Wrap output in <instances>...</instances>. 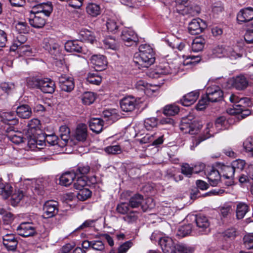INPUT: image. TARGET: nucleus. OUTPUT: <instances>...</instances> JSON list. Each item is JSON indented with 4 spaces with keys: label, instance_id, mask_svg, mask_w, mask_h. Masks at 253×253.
<instances>
[{
    "label": "nucleus",
    "instance_id": "15",
    "mask_svg": "<svg viewBox=\"0 0 253 253\" xmlns=\"http://www.w3.org/2000/svg\"><path fill=\"white\" fill-rule=\"evenodd\" d=\"M18 235L22 237H29L35 233V228L30 222H23L17 227Z\"/></svg>",
    "mask_w": 253,
    "mask_h": 253
},
{
    "label": "nucleus",
    "instance_id": "14",
    "mask_svg": "<svg viewBox=\"0 0 253 253\" xmlns=\"http://www.w3.org/2000/svg\"><path fill=\"white\" fill-rule=\"evenodd\" d=\"M43 209L46 218L52 217L58 212V202L53 200L47 201L45 202Z\"/></svg>",
    "mask_w": 253,
    "mask_h": 253
},
{
    "label": "nucleus",
    "instance_id": "55",
    "mask_svg": "<svg viewBox=\"0 0 253 253\" xmlns=\"http://www.w3.org/2000/svg\"><path fill=\"white\" fill-rule=\"evenodd\" d=\"M244 245L248 250L253 248V233H250L245 235L243 238Z\"/></svg>",
    "mask_w": 253,
    "mask_h": 253
},
{
    "label": "nucleus",
    "instance_id": "32",
    "mask_svg": "<svg viewBox=\"0 0 253 253\" xmlns=\"http://www.w3.org/2000/svg\"><path fill=\"white\" fill-rule=\"evenodd\" d=\"M76 176L72 170L63 173L59 178L60 184L66 187L71 185Z\"/></svg>",
    "mask_w": 253,
    "mask_h": 253
},
{
    "label": "nucleus",
    "instance_id": "36",
    "mask_svg": "<svg viewBox=\"0 0 253 253\" xmlns=\"http://www.w3.org/2000/svg\"><path fill=\"white\" fill-rule=\"evenodd\" d=\"M224 191H210L204 194L201 195L200 191H193V192L190 194V198L192 200L202 197H205L207 196H212L215 195H219L223 193Z\"/></svg>",
    "mask_w": 253,
    "mask_h": 253
},
{
    "label": "nucleus",
    "instance_id": "18",
    "mask_svg": "<svg viewBox=\"0 0 253 253\" xmlns=\"http://www.w3.org/2000/svg\"><path fill=\"white\" fill-rule=\"evenodd\" d=\"M252 105L251 99L248 97H242L240 98V104H235L233 108L228 110V113L231 115L238 114L244 110V107L250 106Z\"/></svg>",
    "mask_w": 253,
    "mask_h": 253
},
{
    "label": "nucleus",
    "instance_id": "49",
    "mask_svg": "<svg viewBox=\"0 0 253 253\" xmlns=\"http://www.w3.org/2000/svg\"><path fill=\"white\" fill-rule=\"evenodd\" d=\"M95 97L94 94L91 92H85L82 97V102L86 105L91 104L95 100Z\"/></svg>",
    "mask_w": 253,
    "mask_h": 253
},
{
    "label": "nucleus",
    "instance_id": "16",
    "mask_svg": "<svg viewBox=\"0 0 253 253\" xmlns=\"http://www.w3.org/2000/svg\"><path fill=\"white\" fill-rule=\"evenodd\" d=\"M230 83L234 88L239 90L245 89L248 85L247 78L242 75L232 78L230 79Z\"/></svg>",
    "mask_w": 253,
    "mask_h": 253
},
{
    "label": "nucleus",
    "instance_id": "9",
    "mask_svg": "<svg viewBox=\"0 0 253 253\" xmlns=\"http://www.w3.org/2000/svg\"><path fill=\"white\" fill-rule=\"evenodd\" d=\"M223 92L220 87L216 85L209 86L206 90V96L211 102H217L223 97Z\"/></svg>",
    "mask_w": 253,
    "mask_h": 253
},
{
    "label": "nucleus",
    "instance_id": "44",
    "mask_svg": "<svg viewBox=\"0 0 253 253\" xmlns=\"http://www.w3.org/2000/svg\"><path fill=\"white\" fill-rule=\"evenodd\" d=\"M103 46L104 48L117 50L118 48V44L114 39L108 37L105 39L103 41Z\"/></svg>",
    "mask_w": 253,
    "mask_h": 253
},
{
    "label": "nucleus",
    "instance_id": "33",
    "mask_svg": "<svg viewBox=\"0 0 253 253\" xmlns=\"http://www.w3.org/2000/svg\"><path fill=\"white\" fill-rule=\"evenodd\" d=\"M103 120L100 118H92L89 122L90 129L94 132L99 133L103 129Z\"/></svg>",
    "mask_w": 253,
    "mask_h": 253
},
{
    "label": "nucleus",
    "instance_id": "47",
    "mask_svg": "<svg viewBox=\"0 0 253 253\" xmlns=\"http://www.w3.org/2000/svg\"><path fill=\"white\" fill-rule=\"evenodd\" d=\"M179 109L177 106L175 105H169L165 107L163 113L167 116H174L177 114Z\"/></svg>",
    "mask_w": 253,
    "mask_h": 253
},
{
    "label": "nucleus",
    "instance_id": "39",
    "mask_svg": "<svg viewBox=\"0 0 253 253\" xmlns=\"http://www.w3.org/2000/svg\"><path fill=\"white\" fill-rule=\"evenodd\" d=\"M205 44V40L202 38L198 37L195 38L192 44V49L193 51L198 52L203 50Z\"/></svg>",
    "mask_w": 253,
    "mask_h": 253
},
{
    "label": "nucleus",
    "instance_id": "10",
    "mask_svg": "<svg viewBox=\"0 0 253 253\" xmlns=\"http://www.w3.org/2000/svg\"><path fill=\"white\" fill-rule=\"evenodd\" d=\"M121 39L126 46H131L136 44L138 41L136 34L131 29H127L123 31Z\"/></svg>",
    "mask_w": 253,
    "mask_h": 253
},
{
    "label": "nucleus",
    "instance_id": "24",
    "mask_svg": "<svg viewBox=\"0 0 253 253\" xmlns=\"http://www.w3.org/2000/svg\"><path fill=\"white\" fill-rule=\"evenodd\" d=\"M198 90L190 92L184 95L180 101L183 106H189L193 104L198 99L199 96Z\"/></svg>",
    "mask_w": 253,
    "mask_h": 253
},
{
    "label": "nucleus",
    "instance_id": "42",
    "mask_svg": "<svg viewBox=\"0 0 253 253\" xmlns=\"http://www.w3.org/2000/svg\"><path fill=\"white\" fill-rule=\"evenodd\" d=\"M192 225L191 224H188L182 226H180L177 232L176 236L179 238H183L190 234L192 231Z\"/></svg>",
    "mask_w": 253,
    "mask_h": 253
},
{
    "label": "nucleus",
    "instance_id": "34",
    "mask_svg": "<svg viewBox=\"0 0 253 253\" xmlns=\"http://www.w3.org/2000/svg\"><path fill=\"white\" fill-rule=\"evenodd\" d=\"M16 114L21 118L28 119L32 114V109L28 105H22L17 108Z\"/></svg>",
    "mask_w": 253,
    "mask_h": 253
},
{
    "label": "nucleus",
    "instance_id": "53",
    "mask_svg": "<svg viewBox=\"0 0 253 253\" xmlns=\"http://www.w3.org/2000/svg\"><path fill=\"white\" fill-rule=\"evenodd\" d=\"M246 163L245 161L241 159H238L233 161L231 166L235 170V172H240L244 168Z\"/></svg>",
    "mask_w": 253,
    "mask_h": 253
},
{
    "label": "nucleus",
    "instance_id": "3",
    "mask_svg": "<svg viewBox=\"0 0 253 253\" xmlns=\"http://www.w3.org/2000/svg\"><path fill=\"white\" fill-rule=\"evenodd\" d=\"M159 245L164 253H187L184 245L174 243L171 238L167 236H164Z\"/></svg>",
    "mask_w": 253,
    "mask_h": 253
},
{
    "label": "nucleus",
    "instance_id": "45",
    "mask_svg": "<svg viewBox=\"0 0 253 253\" xmlns=\"http://www.w3.org/2000/svg\"><path fill=\"white\" fill-rule=\"evenodd\" d=\"M80 35L82 37V40L91 44H93L96 41L94 36L91 32L88 30H82L80 32Z\"/></svg>",
    "mask_w": 253,
    "mask_h": 253
},
{
    "label": "nucleus",
    "instance_id": "19",
    "mask_svg": "<svg viewBox=\"0 0 253 253\" xmlns=\"http://www.w3.org/2000/svg\"><path fill=\"white\" fill-rule=\"evenodd\" d=\"M90 60L94 69L98 71L104 69L107 64L105 57L102 55H93Z\"/></svg>",
    "mask_w": 253,
    "mask_h": 253
},
{
    "label": "nucleus",
    "instance_id": "7",
    "mask_svg": "<svg viewBox=\"0 0 253 253\" xmlns=\"http://www.w3.org/2000/svg\"><path fill=\"white\" fill-rule=\"evenodd\" d=\"M120 107L122 110L126 112H130L134 110L137 105V101L135 98L131 96L124 97L121 100Z\"/></svg>",
    "mask_w": 253,
    "mask_h": 253
},
{
    "label": "nucleus",
    "instance_id": "4",
    "mask_svg": "<svg viewBox=\"0 0 253 253\" xmlns=\"http://www.w3.org/2000/svg\"><path fill=\"white\" fill-rule=\"evenodd\" d=\"M40 121L38 119H33L29 122L25 132L29 144L36 145L38 147V145H42L44 143L42 142L39 143L36 139L37 131L40 129Z\"/></svg>",
    "mask_w": 253,
    "mask_h": 253
},
{
    "label": "nucleus",
    "instance_id": "63",
    "mask_svg": "<svg viewBox=\"0 0 253 253\" xmlns=\"http://www.w3.org/2000/svg\"><path fill=\"white\" fill-rule=\"evenodd\" d=\"M243 147L246 151L251 152L253 156V137L248 138L244 142Z\"/></svg>",
    "mask_w": 253,
    "mask_h": 253
},
{
    "label": "nucleus",
    "instance_id": "2",
    "mask_svg": "<svg viewBox=\"0 0 253 253\" xmlns=\"http://www.w3.org/2000/svg\"><path fill=\"white\" fill-rule=\"evenodd\" d=\"M90 168L87 164H79L77 167L72 169L77 179L74 183V187L76 190H89L84 188L88 185L87 175L90 171Z\"/></svg>",
    "mask_w": 253,
    "mask_h": 253
},
{
    "label": "nucleus",
    "instance_id": "59",
    "mask_svg": "<svg viewBox=\"0 0 253 253\" xmlns=\"http://www.w3.org/2000/svg\"><path fill=\"white\" fill-rule=\"evenodd\" d=\"M224 51L225 52L224 56L228 57L231 59H236L238 57H241L239 54L236 52L231 47H226Z\"/></svg>",
    "mask_w": 253,
    "mask_h": 253
},
{
    "label": "nucleus",
    "instance_id": "29",
    "mask_svg": "<svg viewBox=\"0 0 253 253\" xmlns=\"http://www.w3.org/2000/svg\"><path fill=\"white\" fill-rule=\"evenodd\" d=\"M174 72V70L167 62L161 63L155 69V73L159 75H167Z\"/></svg>",
    "mask_w": 253,
    "mask_h": 253
},
{
    "label": "nucleus",
    "instance_id": "5",
    "mask_svg": "<svg viewBox=\"0 0 253 253\" xmlns=\"http://www.w3.org/2000/svg\"><path fill=\"white\" fill-rule=\"evenodd\" d=\"M180 130L184 133L195 134L201 127V125L194 120L192 116L183 118L179 126Z\"/></svg>",
    "mask_w": 253,
    "mask_h": 253
},
{
    "label": "nucleus",
    "instance_id": "17",
    "mask_svg": "<svg viewBox=\"0 0 253 253\" xmlns=\"http://www.w3.org/2000/svg\"><path fill=\"white\" fill-rule=\"evenodd\" d=\"M218 132L216 130L214 125L212 123L207 124L204 133L206 134L203 137H200L198 139H195L193 142L195 144V147L199 145L202 141L213 136V135Z\"/></svg>",
    "mask_w": 253,
    "mask_h": 253
},
{
    "label": "nucleus",
    "instance_id": "28",
    "mask_svg": "<svg viewBox=\"0 0 253 253\" xmlns=\"http://www.w3.org/2000/svg\"><path fill=\"white\" fill-rule=\"evenodd\" d=\"M87 136V126L85 124H79L74 133L75 138L79 141H84Z\"/></svg>",
    "mask_w": 253,
    "mask_h": 253
},
{
    "label": "nucleus",
    "instance_id": "41",
    "mask_svg": "<svg viewBox=\"0 0 253 253\" xmlns=\"http://www.w3.org/2000/svg\"><path fill=\"white\" fill-rule=\"evenodd\" d=\"M86 10L89 15L93 17L97 16L101 12L100 6L93 3H89L86 7Z\"/></svg>",
    "mask_w": 253,
    "mask_h": 253
},
{
    "label": "nucleus",
    "instance_id": "13",
    "mask_svg": "<svg viewBox=\"0 0 253 253\" xmlns=\"http://www.w3.org/2000/svg\"><path fill=\"white\" fill-rule=\"evenodd\" d=\"M206 27L205 22L200 18L194 19L189 24L188 31L191 35H198Z\"/></svg>",
    "mask_w": 253,
    "mask_h": 253
},
{
    "label": "nucleus",
    "instance_id": "21",
    "mask_svg": "<svg viewBox=\"0 0 253 253\" xmlns=\"http://www.w3.org/2000/svg\"><path fill=\"white\" fill-rule=\"evenodd\" d=\"M102 116L108 125H111L117 121L120 118L118 112L116 109H109L104 110L102 112Z\"/></svg>",
    "mask_w": 253,
    "mask_h": 253
},
{
    "label": "nucleus",
    "instance_id": "43",
    "mask_svg": "<svg viewBox=\"0 0 253 253\" xmlns=\"http://www.w3.org/2000/svg\"><path fill=\"white\" fill-rule=\"evenodd\" d=\"M7 137L12 143L16 144L23 142L24 140L26 139L23 137L21 132H13L11 134H8Z\"/></svg>",
    "mask_w": 253,
    "mask_h": 253
},
{
    "label": "nucleus",
    "instance_id": "8",
    "mask_svg": "<svg viewBox=\"0 0 253 253\" xmlns=\"http://www.w3.org/2000/svg\"><path fill=\"white\" fill-rule=\"evenodd\" d=\"M2 197L3 199L10 198L11 204L15 206L22 198H25L23 191H2Z\"/></svg>",
    "mask_w": 253,
    "mask_h": 253
},
{
    "label": "nucleus",
    "instance_id": "22",
    "mask_svg": "<svg viewBox=\"0 0 253 253\" xmlns=\"http://www.w3.org/2000/svg\"><path fill=\"white\" fill-rule=\"evenodd\" d=\"M83 43L78 40H71L68 41L65 43V50L70 52H83Z\"/></svg>",
    "mask_w": 253,
    "mask_h": 253
},
{
    "label": "nucleus",
    "instance_id": "60",
    "mask_svg": "<svg viewBox=\"0 0 253 253\" xmlns=\"http://www.w3.org/2000/svg\"><path fill=\"white\" fill-rule=\"evenodd\" d=\"M181 173L187 177H190L193 172V167L187 163L183 164L181 167Z\"/></svg>",
    "mask_w": 253,
    "mask_h": 253
},
{
    "label": "nucleus",
    "instance_id": "56",
    "mask_svg": "<svg viewBox=\"0 0 253 253\" xmlns=\"http://www.w3.org/2000/svg\"><path fill=\"white\" fill-rule=\"evenodd\" d=\"M41 81V79L34 77H30L27 78L26 83L27 85L30 87L39 88Z\"/></svg>",
    "mask_w": 253,
    "mask_h": 253
},
{
    "label": "nucleus",
    "instance_id": "25",
    "mask_svg": "<svg viewBox=\"0 0 253 253\" xmlns=\"http://www.w3.org/2000/svg\"><path fill=\"white\" fill-rule=\"evenodd\" d=\"M32 11L29 18V23L33 27L40 28L42 27L45 23V19L42 17L41 14H37Z\"/></svg>",
    "mask_w": 253,
    "mask_h": 253
},
{
    "label": "nucleus",
    "instance_id": "48",
    "mask_svg": "<svg viewBox=\"0 0 253 253\" xmlns=\"http://www.w3.org/2000/svg\"><path fill=\"white\" fill-rule=\"evenodd\" d=\"M42 10H38L34 12L37 14L43 13L45 16H48L52 11V6L51 2L42 3Z\"/></svg>",
    "mask_w": 253,
    "mask_h": 253
},
{
    "label": "nucleus",
    "instance_id": "62",
    "mask_svg": "<svg viewBox=\"0 0 253 253\" xmlns=\"http://www.w3.org/2000/svg\"><path fill=\"white\" fill-rule=\"evenodd\" d=\"M118 21H117L115 19H109L106 22V27L107 29L110 32H114L118 28Z\"/></svg>",
    "mask_w": 253,
    "mask_h": 253
},
{
    "label": "nucleus",
    "instance_id": "54",
    "mask_svg": "<svg viewBox=\"0 0 253 253\" xmlns=\"http://www.w3.org/2000/svg\"><path fill=\"white\" fill-rule=\"evenodd\" d=\"M70 129L66 126H62L59 128V135L62 140L65 142H67L70 137Z\"/></svg>",
    "mask_w": 253,
    "mask_h": 253
},
{
    "label": "nucleus",
    "instance_id": "58",
    "mask_svg": "<svg viewBox=\"0 0 253 253\" xmlns=\"http://www.w3.org/2000/svg\"><path fill=\"white\" fill-rule=\"evenodd\" d=\"M233 212L231 205H225L220 209V214L223 217H228Z\"/></svg>",
    "mask_w": 253,
    "mask_h": 253
},
{
    "label": "nucleus",
    "instance_id": "40",
    "mask_svg": "<svg viewBox=\"0 0 253 253\" xmlns=\"http://www.w3.org/2000/svg\"><path fill=\"white\" fill-rule=\"evenodd\" d=\"M153 86L143 81H139L136 84V87L139 90H143L146 94H149L154 91V89L152 88Z\"/></svg>",
    "mask_w": 253,
    "mask_h": 253
},
{
    "label": "nucleus",
    "instance_id": "1",
    "mask_svg": "<svg viewBox=\"0 0 253 253\" xmlns=\"http://www.w3.org/2000/svg\"><path fill=\"white\" fill-rule=\"evenodd\" d=\"M155 61V52L151 46L147 44L139 46V52L134 54L133 62L138 68H148Z\"/></svg>",
    "mask_w": 253,
    "mask_h": 253
},
{
    "label": "nucleus",
    "instance_id": "50",
    "mask_svg": "<svg viewBox=\"0 0 253 253\" xmlns=\"http://www.w3.org/2000/svg\"><path fill=\"white\" fill-rule=\"evenodd\" d=\"M158 125V120L156 118H150L145 120L144 126L147 130H151L156 127Z\"/></svg>",
    "mask_w": 253,
    "mask_h": 253
},
{
    "label": "nucleus",
    "instance_id": "37",
    "mask_svg": "<svg viewBox=\"0 0 253 253\" xmlns=\"http://www.w3.org/2000/svg\"><path fill=\"white\" fill-rule=\"evenodd\" d=\"M249 207L246 204L240 203L237 205L236 216L238 219H242L249 211Z\"/></svg>",
    "mask_w": 253,
    "mask_h": 253
},
{
    "label": "nucleus",
    "instance_id": "46",
    "mask_svg": "<svg viewBox=\"0 0 253 253\" xmlns=\"http://www.w3.org/2000/svg\"><path fill=\"white\" fill-rule=\"evenodd\" d=\"M140 215L139 212L136 211H130L123 217V219L128 223H131L136 221Z\"/></svg>",
    "mask_w": 253,
    "mask_h": 253
},
{
    "label": "nucleus",
    "instance_id": "51",
    "mask_svg": "<svg viewBox=\"0 0 253 253\" xmlns=\"http://www.w3.org/2000/svg\"><path fill=\"white\" fill-rule=\"evenodd\" d=\"M227 121L224 117L218 118L214 123L215 127L218 132L222 129L227 128Z\"/></svg>",
    "mask_w": 253,
    "mask_h": 253
},
{
    "label": "nucleus",
    "instance_id": "35",
    "mask_svg": "<svg viewBox=\"0 0 253 253\" xmlns=\"http://www.w3.org/2000/svg\"><path fill=\"white\" fill-rule=\"evenodd\" d=\"M1 117L5 123H8L10 125H15L18 122L15 113L13 112H3L1 114Z\"/></svg>",
    "mask_w": 253,
    "mask_h": 253
},
{
    "label": "nucleus",
    "instance_id": "38",
    "mask_svg": "<svg viewBox=\"0 0 253 253\" xmlns=\"http://www.w3.org/2000/svg\"><path fill=\"white\" fill-rule=\"evenodd\" d=\"M143 201V196L140 194H136L130 197L128 205L132 208H136L141 206Z\"/></svg>",
    "mask_w": 253,
    "mask_h": 253
},
{
    "label": "nucleus",
    "instance_id": "64",
    "mask_svg": "<svg viewBox=\"0 0 253 253\" xmlns=\"http://www.w3.org/2000/svg\"><path fill=\"white\" fill-rule=\"evenodd\" d=\"M129 205L122 203L119 204L116 208L117 212L122 214H125L128 213L129 211Z\"/></svg>",
    "mask_w": 253,
    "mask_h": 253
},
{
    "label": "nucleus",
    "instance_id": "27",
    "mask_svg": "<svg viewBox=\"0 0 253 253\" xmlns=\"http://www.w3.org/2000/svg\"><path fill=\"white\" fill-rule=\"evenodd\" d=\"M237 19L239 22H247L253 19V9L247 8L242 9L238 13Z\"/></svg>",
    "mask_w": 253,
    "mask_h": 253
},
{
    "label": "nucleus",
    "instance_id": "52",
    "mask_svg": "<svg viewBox=\"0 0 253 253\" xmlns=\"http://www.w3.org/2000/svg\"><path fill=\"white\" fill-rule=\"evenodd\" d=\"M86 81L90 84L99 85L102 81V78L97 73H89Z\"/></svg>",
    "mask_w": 253,
    "mask_h": 253
},
{
    "label": "nucleus",
    "instance_id": "12",
    "mask_svg": "<svg viewBox=\"0 0 253 253\" xmlns=\"http://www.w3.org/2000/svg\"><path fill=\"white\" fill-rule=\"evenodd\" d=\"M59 84L61 89L66 92L71 91L75 87L74 79L66 75H61L58 78Z\"/></svg>",
    "mask_w": 253,
    "mask_h": 253
},
{
    "label": "nucleus",
    "instance_id": "30",
    "mask_svg": "<svg viewBox=\"0 0 253 253\" xmlns=\"http://www.w3.org/2000/svg\"><path fill=\"white\" fill-rule=\"evenodd\" d=\"M235 170L232 166L223 165L221 167V173L226 179H229V181L226 183L228 186L231 185L233 183L232 177L235 173Z\"/></svg>",
    "mask_w": 253,
    "mask_h": 253
},
{
    "label": "nucleus",
    "instance_id": "6",
    "mask_svg": "<svg viewBox=\"0 0 253 253\" xmlns=\"http://www.w3.org/2000/svg\"><path fill=\"white\" fill-rule=\"evenodd\" d=\"M195 221L201 234H208L210 232L211 222L207 216L202 214L197 215L195 216Z\"/></svg>",
    "mask_w": 253,
    "mask_h": 253
},
{
    "label": "nucleus",
    "instance_id": "31",
    "mask_svg": "<svg viewBox=\"0 0 253 253\" xmlns=\"http://www.w3.org/2000/svg\"><path fill=\"white\" fill-rule=\"evenodd\" d=\"M157 133H155L152 135L147 134L145 136L141 141L144 143L152 142V145L154 146H159L164 142L163 135L157 136Z\"/></svg>",
    "mask_w": 253,
    "mask_h": 253
},
{
    "label": "nucleus",
    "instance_id": "20",
    "mask_svg": "<svg viewBox=\"0 0 253 253\" xmlns=\"http://www.w3.org/2000/svg\"><path fill=\"white\" fill-rule=\"evenodd\" d=\"M3 244L8 251H14L17 246L18 241L15 235L13 234H6L2 236Z\"/></svg>",
    "mask_w": 253,
    "mask_h": 253
},
{
    "label": "nucleus",
    "instance_id": "23",
    "mask_svg": "<svg viewBox=\"0 0 253 253\" xmlns=\"http://www.w3.org/2000/svg\"><path fill=\"white\" fill-rule=\"evenodd\" d=\"M39 89L45 93H52L55 90V83L50 79H41L40 82Z\"/></svg>",
    "mask_w": 253,
    "mask_h": 253
},
{
    "label": "nucleus",
    "instance_id": "57",
    "mask_svg": "<svg viewBox=\"0 0 253 253\" xmlns=\"http://www.w3.org/2000/svg\"><path fill=\"white\" fill-rule=\"evenodd\" d=\"M223 235L224 238L232 240L238 235V232L235 228L231 227L226 229L223 233Z\"/></svg>",
    "mask_w": 253,
    "mask_h": 253
},
{
    "label": "nucleus",
    "instance_id": "11",
    "mask_svg": "<svg viewBox=\"0 0 253 253\" xmlns=\"http://www.w3.org/2000/svg\"><path fill=\"white\" fill-rule=\"evenodd\" d=\"M42 47L51 54L56 55L59 53L60 46L56 41L53 38L44 39L42 42Z\"/></svg>",
    "mask_w": 253,
    "mask_h": 253
},
{
    "label": "nucleus",
    "instance_id": "61",
    "mask_svg": "<svg viewBox=\"0 0 253 253\" xmlns=\"http://www.w3.org/2000/svg\"><path fill=\"white\" fill-rule=\"evenodd\" d=\"M105 152L108 154H119L122 152L121 148L119 145H116L108 146L104 148Z\"/></svg>",
    "mask_w": 253,
    "mask_h": 253
},
{
    "label": "nucleus",
    "instance_id": "26",
    "mask_svg": "<svg viewBox=\"0 0 253 253\" xmlns=\"http://www.w3.org/2000/svg\"><path fill=\"white\" fill-rule=\"evenodd\" d=\"M207 173L208 178L210 184L215 186L217 184L221 178V172L214 169L213 167H210L209 170L205 172Z\"/></svg>",
    "mask_w": 253,
    "mask_h": 253
}]
</instances>
